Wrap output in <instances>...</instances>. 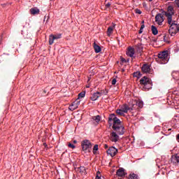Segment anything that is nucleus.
Segmentation results:
<instances>
[{"mask_svg":"<svg viewBox=\"0 0 179 179\" xmlns=\"http://www.w3.org/2000/svg\"><path fill=\"white\" fill-rule=\"evenodd\" d=\"M62 36V35L61 34H57L55 35H52V34L50 35V36H49L50 45H52V44H54V41L61 38Z\"/></svg>","mask_w":179,"mask_h":179,"instance_id":"nucleus-6","label":"nucleus"},{"mask_svg":"<svg viewBox=\"0 0 179 179\" xmlns=\"http://www.w3.org/2000/svg\"><path fill=\"white\" fill-rule=\"evenodd\" d=\"M107 153H108V155L111 156V157H114V156H115V155H117V153H118V150L117 148H115V147H110L107 150Z\"/></svg>","mask_w":179,"mask_h":179,"instance_id":"nucleus-8","label":"nucleus"},{"mask_svg":"<svg viewBox=\"0 0 179 179\" xmlns=\"http://www.w3.org/2000/svg\"><path fill=\"white\" fill-rule=\"evenodd\" d=\"M151 31L154 36H157V34H159V31L157 30V28L155 27V25L151 26Z\"/></svg>","mask_w":179,"mask_h":179,"instance_id":"nucleus-18","label":"nucleus"},{"mask_svg":"<svg viewBox=\"0 0 179 179\" xmlns=\"http://www.w3.org/2000/svg\"><path fill=\"white\" fill-rule=\"evenodd\" d=\"M50 1H53L54 0H50Z\"/></svg>","mask_w":179,"mask_h":179,"instance_id":"nucleus-47","label":"nucleus"},{"mask_svg":"<svg viewBox=\"0 0 179 179\" xmlns=\"http://www.w3.org/2000/svg\"><path fill=\"white\" fill-rule=\"evenodd\" d=\"M76 108H78V106L76 105V102H73L69 108V109L71 110V111H73L76 110Z\"/></svg>","mask_w":179,"mask_h":179,"instance_id":"nucleus-20","label":"nucleus"},{"mask_svg":"<svg viewBox=\"0 0 179 179\" xmlns=\"http://www.w3.org/2000/svg\"><path fill=\"white\" fill-rule=\"evenodd\" d=\"M101 93H102V94H105V95H107V94L108 93V91H101Z\"/></svg>","mask_w":179,"mask_h":179,"instance_id":"nucleus-33","label":"nucleus"},{"mask_svg":"<svg viewBox=\"0 0 179 179\" xmlns=\"http://www.w3.org/2000/svg\"><path fill=\"white\" fill-rule=\"evenodd\" d=\"M129 179H138V175L135 173H130L129 176Z\"/></svg>","mask_w":179,"mask_h":179,"instance_id":"nucleus-25","label":"nucleus"},{"mask_svg":"<svg viewBox=\"0 0 179 179\" xmlns=\"http://www.w3.org/2000/svg\"><path fill=\"white\" fill-rule=\"evenodd\" d=\"M141 23H142V24H143V23H145V21H142Z\"/></svg>","mask_w":179,"mask_h":179,"instance_id":"nucleus-44","label":"nucleus"},{"mask_svg":"<svg viewBox=\"0 0 179 179\" xmlns=\"http://www.w3.org/2000/svg\"><path fill=\"white\" fill-rule=\"evenodd\" d=\"M116 113H117V114H118V115H122L123 117H124V115H125V113L124 111H122V109L116 110Z\"/></svg>","mask_w":179,"mask_h":179,"instance_id":"nucleus-24","label":"nucleus"},{"mask_svg":"<svg viewBox=\"0 0 179 179\" xmlns=\"http://www.w3.org/2000/svg\"><path fill=\"white\" fill-rule=\"evenodd\" d=\"M106 8H110V6H111V3H106Z\"/></svg>","mask_w":179,"mask_h":179,"instance_id":"nucleus-35","label":"nucleus"},{"mask_svg":"<svg viewBox=\"0 0 179 179\" xmlns=\"http://www.w3.org/2000/svg\"><path fill=\"white\" fill-rule=\"evenodd\" d=\"M134 106H138V107H139V108H142L143 107V101H134V103L132 105L133 107V110H134Z\"/></svg>","mask_w":179,"mask_h":179,"instance_id":"nucleus-15","label":"nucleus"},{"mask_svg":"<svg viewBox=\"0 0 179 179\" xmlns=\"http://www.w3.org/2000/svg\"><path fill=\"white\" fill-rule=\"evenodd\" d=\"M113 31H114V27H109L108 28L107 34L110 37L111 34H113Z\"/></svg>","mask_w":179,"mask_h":179,"instance_id":"nucleus-22","label":"nucleus"},{"mask_svg":"<svg viewBox=\"0 0 179 179\" xmlns=\"http://www.w3.org/2000/svg\"><path fill=\"white\" fill-rule=\"evenodd\" d=\"M136 50L138 52H142V51H143V45H142V43H138L136 45Z\"/></svg>","mask_w":179,"mask_h":179,"instance_id":"nucleus-19","label":"nucleus"},{"mask_svg":"<svg viewBox=\"0 0 179 179\" xmlns=\"http://www.w3.org/2000/svg\"><path fill=\"white\" fill-rule=\"evenodd\" d=\"M95 179H101V178H100V176H99V175H96V178Z\"/></svg>","mask_w":179,"mask_h":179,"instance_id":"nucleus-39","label":"nucleus"},{"mask_svg":"<svg viewBox=\"0 0 179 179\" xmlns=\"http://www.w3.org/2000/svg\"><path fill=\"white\" fill-rule=\"evenodd\" d=\"M172 76H173V79H175L176 80H179V72L178 71H173L172 73Z\"/></svg>","mask_w":179,"mask_h":179,"instance_id":"nucleus-21","label":"nucleus"},{"mask_svg":"<svg viewBox=\"0 0 179 179\" xmlns=\"http://www.w3.org/2000/svg\"><path fill=\"white\" fill-rule=\"evenodd\" d=\"M127 173H125V169H124V168H120L117 172H116V175L118 177H124Z\"/></svg>","mask_w":179,"mask_h":179,"instance_id":"nucleus-13","label":"nucleus"},{"mask_svg":"<svg viewBox=\"0 0 179 179\" xmlns=\"http://www.w3.org/2000/svg\"><path fill=\"white\" fill-rule=\"evenodd\" d=\"M73 143H78V141L76 140L73 141Z\"/></svg>","mask_w":179,"mask_h":179,"instance_id":"nucleus-41","label":"nucleus"},{"mask_svg":"<svg viewBox=\"0 0 179 179\" xmlns=\"http://www.w3.org/2000/svg\"><path fill=\"white\" fill-rule=\"evenodd\" d=\"M101 96H103V92H96L92 94V96H91V100L92 101H96V100H97L99 97H101Z\"/></svg>","mask_w":179,"mask_h":179,"instance_id":"nucleus-10","label":"nucleus"},{"mask_svg":"<svg viewBox=\"0 0 179 179\" xmlns=\"http://www.w3.org/2000/svg\"><path fill=\"white\" fill-rule=\"evenodd\" d=\"M93 150H94V152H97V150H99V145H95L94 146Z\"/></svg>","mask_w":179,"mask_h":179,"instance_id":"nucleus-29","label":"nucleus"},{"mask_svg":"<svg viewBox=\"0 0 179 179\" xmlns=\"http://www.w3.org/2000/svg\"><path fill=\"white\" fill-rule=\"evenodd\" d=\"M135 13H137L138 15L142 14V11H141V10H139V9H136Z\"/></svg>","mask_w":179,"mask_h":179,"instance_id":"nucleus-30","label":"nucleus"},{"mask_svg":"<svg viewBox=\"0 0 179 179\" xmlns=\"http://www.w3.org/2000/svg\"><path fill=\"white\" fill-rule=\"evenodd\" d=\"M164 41H166V36H164Z\"/></svg>","mask_w":179,"mask_h":179,"instance_id":"nucleus-42","label":"nucleus"},{"mask_svg":"<svg viewBox=\"0 0 179 179\" xmlns=\"http://www.w3.org/2000/svg\"><path fill=\"white\" fill-rule=\"evenodd\" d=\"M142 71L144 73H149L150 72V66L148 64H144L142 67Z\"/></svg>","mask_w":179,"mask_h":179,"instance_id":"nucleus-14","label":"nucleus"},{"mask_svg":"<svg viewBox=\"0 0 179 179\" xmlns=\"http://www.w3.org/2000/svg\"><path fill=\"white\" fill-rule=\"evenodd\" d=\"M31 15H38L40 10L37 8H32L30 9Z\"/></svg>","mask_w":179,"mask_h":179,"instance_id":"nucleus-17","label":"nucleus"},{"mask_svg":"<svg viewBox=\"0 0 179 179\" xmlns=\"http://www.w3.org/2000/svg\"><path fill=\"white\" fill-rule=\"evenodd\" d=\"M85 96H86V92H80V94H78V100H79V99H83V97H85Z\"/></svg>","mask_w":179,"mask_h":179,"instance_id":"nucleus-26","label":"nucleus"},{"mask_svg":"<svg viewBox=\"0 0 179 179\" xmlns=\"http://www.w3.org/2000/svg\"><path fill=\"white\" fill-rule=\"evenodd\" d=\"M175 3L177 5L178 8H179V0H176Z\"/></svg>","mask_w":179,"mask_h":179,"instance_id":"nucleus-34","label":"nucleus"},{"mask_svg":"<svg viewBox=\"0 0 179 179\" xmlns=\"http://www.w3.org/2000/svg\"><path fill=\"white\" fill-rule=\"evenodd\" d=\"M105 148H108L107 145H105Z\"/></svg>","mask_w":179,"mask_h":179,"instance_id":"nucleus-45","label":"nucleus"},{"mask_svg":"<svg viewBox=\"0 0 179 179\" xmlns=\"http://www.w3.org/2000/svg\"><path fill=\"white\" fill-rule=\"evenodd\" d=\"M138 33H139V34H142V33H143V29H140Z\"/></svg>","mask_w":179,"mask_h":179,"instance_id":"nucleus-36","label":"nucleus"},{"mask_svg":"<svg viewBox=\"0 0 179 179\" xmlns=\"http://www.w3.org/2000/svg\"><path fill=\"white\" fill-rule=\"evenodd\" d=\"M150 1V2H152V1H153V0H149Z\"/></svg>","mask_w":179,"mask_h":179,"instance_id":"nucleus-46","label":"nucleus"},{"mask_svg":"<svg viewBox=\"0 0 179 179\" xmlns=\"http://www.w3.org/2000/svg\"><path fill=\"white\" fill-rule=\"evenodd\" d=\"M169 51H163L158 54V58H157L158 64L164 65L169 62Z\"/></svg>","mask_w":179,"mask_h":179,"instance_id":"nucleus-3","label":"nucleus"},{"mask_svg":"<svg viewBox=\"0 0 179 179\" xmlns=\"http://www.w3.org/2000/svg\"><path fill=\"white\" fill-rule=\"evenodd\" d=\"M164 15L167 18L168 24H169V33L171 36H174L179 31V23L176 20H173L174 15V8L173 6H169L167 10L164 12Z\"/></svg>","mask_w":179,"mask_h":179,"instance_id":"nucleus-2","label":"nucleus"},{"mask_svg":"<svg viewBox=\"0 0 179 179\" xmlns=\"http://www.w3.org/2000/svg\"><path fill=\"white\" fill-rule=\"evenodd\" d=\"M171 163L173 164H179V155L178 154H176L174 155H172L171 158Z\"/></svg>","mask_w":179,"mask_h":179,"instance_id":"nucleus-11","label":"nucleus"},{"mask_svg":"<svg viewBox=\"0 0 179 179\" xmlns=\"http://www.w3.org/2000/svg\"><path fill=\"white\" fill-rule=\"evenodd\" d=\"M155 22L159 26H162L163 24V22H164V16L162 13H158L155 16Z\"/></svg>","mask_w":179,"mask_h":179,"instance_id":"nucleus-7","label":"nucleus"},{"mask_svg":"<svg viewBox=\"0 0 179 179\" xmlns=\"http://www.w3.org/2000/svg\"><path fill=\"white\" fill-rule=\"evenodd\" d=\"M92 120L96 122H100L101 117H100V115L94 116L92 117Z\"/></svg>","mask_w":179,"mask_h":179,"instance_id":"nucleus-23","label":"nucleus"},{"mask_svg":"<svg viewBox=\"0 0 179 179\" xmlns=\"http://www.w3.org/2000/svg\"><path fill=\"white\" fill-rule=\"evenodd\" d=\"M177 139H178V141H179V134L177 136Z\"/></svg>","mask_w":179,"mask_h":179,"instance_id":"nucleus-43","label":"nucleus"},{"mask_svg":"<svg viewBox=\"0 0 179 179\" xmlns=\"http://www.w3.org/2000/svg\"><path fill=\"white\" fill-rule=\"evenodd\" d=\"M127 55L132 58L135 55V49L132 47H129L127 51Z\"/></svg>","mask_w":179,"mask_h":179,"instance_id":"nucleus-9","label":"nucleus"},{"mask_svg":"<svg viewBox=\"0 0 179 179\" xmlns=\"http://www.w3.org/2000/svg\"><path fill=\"white\" fill-rule=\"evenodd\" d=\"M141 29L143 30V29H145V24H143L141 27Z\"/></svg>","mask_w":179,"mask_h":179,"instance_id":"nucleus-38","label":"nucleus"},{"mask_svg":"<svg viewBox=\"0 0 179 179\" xmlns=\"http://www.w3.org/2000/svg\"><path fill=\"white\" fill-rule=\"evenodd\" d=\"M138 75H139V73H134V77L138 76Z\"/></svg>","mask_w":179,"mask_h":179,"instance_id":"nucleus-37","label":"nucleus"},{"mask_svg":"<svg viewBox=\"0 0 179 179\" xmlns=\"http://www.w3.org/2000/svg\"><path fill=\"white\" fill-rule=\"evenodd\" d=\"M121 61H122V62H125V59L121 58Z\"/></svg>","mask_w":179,"mask_h":179,"instance_id":"nucleus-40","label":"nucleus"},{"mask_svg":"<svg viewBox=\"0 0 179 179\" xmlns=\"http://www.w3.org/2000/svg\"><path fill=\"white\" fill-rule=\"evenodd\" d=\"M109 125H113V131L110 134V140L115 143L120 141V135H124V125L122 122L115 117V114H110L108 117Z\"/></svg>","mask_w":179,"mask_h":179,"instance_id":"nucleus-1","label":"nucleus"},{"mask_svg":"<svg viewBox=\"0 0 179 179\" xmlns=\"http://www.w3.org/2000/svg\"><path fill=\"white\" fill-rule=\"evenodd\" d=\"M68 146H69V148H71V149H75V148H76L75 146V145H73V144H72L71 143H69Z\"/></svg>","mask_w":179,"mask_h":179,"instance_id":"nucleus-28","label":"nucleus"},{"mask_svg":"<svg viewBox=\"0 0 179 179\" xmlns=\"http://www.w3.org/2000/svg\"><path fill=\"white\" fill-rule=\"evenodd\" d=\"M92 143L90 141L85 139L81 142V148L84 153H90L92 152Z\"/></svg>","mask_w":179,"mask_h":179,"instance_id":"nucleus-5","label":"nucleus"},{"mask_svg":"<svg viewBox=\"0 0 179 179\" xmlns=\"http://www.w3.org/2000/svg\"><path fill=\"white\" fill-rule=\"evenodd\" d=\"M79 99H76V101H74V103H76V104L77 105V107H79V105L80 104V101H78Z\"/></svg>","mask_w":179,"mask_h":179,"instance_id":"nucleus-31","label":"nucleus"},{"mask_svg":"<svg viewBox=\"0 0 179 179\" xmlns=\"http://www.w3.org/2000/svg\"><path fill=\"white\" fill-rule=\"evenodd\" d=\"M94 50L96 54H99L101 51V48L96 43V42L94 43Z\"/></svg>","mask_w":179,"mask_h":179,"instance_id":"nucleus-16","label":"nucleus"},{"mask_svg":"<svg viewBox=\"0 0 179 179\" xmlns=\"http://www.w3.org/2000/svg\"><path fill=\"white\" fill-rule=\"evenodd\" d=\"M115 83H117V79L114 78V79L112 80V85H115Z\"/></svg>","mask_w":179,"mask_h":179,"instance_id":"nucleus-32","label":"nucleus"},{"mask_svg":"<svg viewBox=\"0 0 179 179\" xmlns=\"http://www.w3.org/2000/svg\"><path fill=\"white\" fill-rule=\"evenodd\" d=\"M129 104H131V102H129Z\"/></svg>","mask_w":179,"mask_h":179,"instance_id":"nucleus-48","label":"nucleus"},{"mask_svg":"<svg viewBox=\"0 0 179 179\" xmlns=\"http://www.w3.org/2000/svg\"><path fill=\"white\" fill-rule=\"evenodd\" d=\"M80 173H83L84 174H85V173H86V169H85L84 166L80 167Z\"/></svg>","mask_w":179,"mask_h":179,"instance_id":"nucleus-27","label":"nucleus"},{"mask_svg":"<svg viewBox=\"0 0 179 179\" xmlns=\"http://www.w3.org/2000/svg\"><path fill=\"white\" fill-rule=\"evenodd\" d=\"M122 112H124V113H128V111H129V110L131 111H132V110H134V107L129 108V106H128V105L124 104L123 106H122L121 108Z\"/></svg>","mask_w":179,"mask_h":179,"instance_id":"nucleus-12","label":"nucleus"},{"mask_svg":"<svg viewBox=\"0 0 179 179\" xmlns=\"http://www.w3.org/2000/svg\"><path fill=\"white\" fill-rule=\"evenodd\" d=\"M140 84L143 85V90H150V89H152V80L146 76L143 77L140 80Z\"/></svg>","mask_w":179,"mask_h":179,"instance_id":"nucleus-4","label":"nucleus"}]
</instances>
